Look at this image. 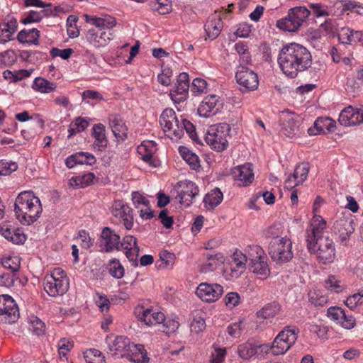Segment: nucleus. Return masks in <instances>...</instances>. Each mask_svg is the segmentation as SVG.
<instances>
[{
    "instance_id": "f257e3e1",
    "label": "nucleus",
    "mask_w": 363,
    "mask_h": 363,
    "mask_svg": "<svg viewBox=\"0 0 363 363\" xmlns=\"http://www.w3.org/2000/svg\"><path fill=\"white\" fill-rule=\"evenodd\" d=\"M312 61L311 52L306 47L296 43L284 45L277 58L281 70L292 79L296 77L299 72L310 68Z\"/></svg>"
},
{
    "instance_id": "f03ea898",
    "label": "nucleus",
    "mask_w": 363,
    "mask_h": 363,
    "mask_svg": "<svg viewBox=\"0 0 363 363\" xmlns=\"http://www.w3.org/2000/svg\"><path fill=\"white\" fill-rule=\"evenodd\" d=\"M14 211L21 223L30 225L37 220L41 214L40 201L31 191L21 192L16 199Z\"/></svg>"
},
{
    "instance_id": "7ed1b4c3",
    "label": "nucleus",
    "mask_w": 363,
    "mask_h": 363,
    "mask_svg": "<svg viewBox=\"0 0 363 363\" xmlns=\"http://www.w3.org/2000/svg\"><path fill=\"white\" fill-rule=\"evenodd\" d=\"M230 130V125L225 123L211 126L207 132L205 140L211 149L222 152L228 145Z\"/></svg>"
},
{
    "instance_id": "20e7f679",
    "label": "nucleus",
    "mask_w": 363,
    "mask_h": 363,
    "mask_svg": "<svg viewBox=\"0 0 363 363\" xmlns=\"http://www.w3.org/2000/svg\"><path fill=\"white\" fill-rule=\"evenodd\" d=\"M292 242L287 237L276 238L269 243L268 253L273 261L286 263L293 258Z\"/></svg>"
},
{
    "instance_id": "39448f33",
    "label": "nucleus",
    "mask_w": 363,
    "mask_h": 363,
    "mask_svg": "<svg viewBox=\"0 0 363 363\" xmlns=\"http://www.w3.org/2000/svg\"><path fill=\"white\" fill-rule=\"evenodd\" d=\"M307 249L311 254H314L318 262L327 264L332 263L336 255L335 242L330 237L320 238L318 242L309 243Z\"/></svg>"
},
{
    "instance_id": "423d86ee",
    "label": "nucleus",
    "mask_w": 363,
    "mask_h": 363,
    "mask_svg": "<svg viewBox=\"0 0 363 363\" xmlns=\"http://www.w3.org/2000/svg\"><path fill=\"white\" fill-rule=\"evenodd\" d=\"M160 123L172 140H178L183 136L182 119L178 118L172 108H166L162 111Z\"/></svg>"
},
{
    "instance_id": "0eeeda50",
    "label": "nucleus",
    "mask_w": 363,
    "mask_h": 363,
    "mask_svg": "<svg viewBox=\"0 0 363 363\" xmlns=\"http://www.w3.org/2000/svg\"><path fill=\"white\" fill-rule=\"evenodd\" d=\"M266 259L264 252L260 246H249V267L252 272L260 275L262 279H266L270 272Z\"/></svg>"
},
{
    "instance_id": "6e6552de",
    "label": "nucleus",
    "mask_w": 363,
    "mask_h": 363,
    "mask_svg": "<svg viewBox=\"0 0 363 363\" xmlns=\"http://www.w3.org/2000/svg\"><path fill=\"white\" fill-rule=\"evenodd\" d=\"M236 82L242 92L255 91L258 88L257 74L246 66H239L235 73Z\"/></svg>"
},
{
    "instance_id": "1a4fd4ad",
    "label": "nucleus",
    "mask_w": 363,
    "mask_h": 363,
    "mask_svg": "<svg viewBox=\"0 0 363 363\" xmlns=\"http://www.w3.org/2000/svg\"><path fill=\"white\" fill-rule=\"evenodd\" d=\"M19 315L15 301L9 295L0 296V321L12 324L18 320Z\"/></svg>"
},
{
    "instance_id": "9d476101",
    "label": "nucleus",
    "mask_w": 363,
    "mask_h": 363,
    "mask_svg": "<svg viewBox=\"0 0 363 363\" xmlns=\"http://www.w3.org/2000/svg\"><path fill=\"white\" fill-rule=\"evenodd\" d=\"M134 313L138 320L147 325L160 324L165 320V316L163 313L154 311L152 308H145L141 305H138L135 308Z\"/></svg>"
},
{
    "instance_id": "9b49d317",
    "label": "nucleus",
    "mask_w": 363,
    "mask_h": 363,
    "mask_svg": "<svg viewBox=\"0 0 363 363\" xmlns=\"http://www.w3.org/2000/svg\"><path fill=\"white\" fill-rule=\"evenodd\" d=\"M223 288L218 284L201 283L196 291V294L202 301L211 303L217 301L223 294Z\"/></svg>"
},
{
    "instance_id": "f8f14e48",
    "label": "nucleus",
    "mask_w": 363,
    "mask_h": 363,
    "mask_svg": "<svg viewBox=\"0 0 363 363\" xmlns=\"http://www.w3.org/2000/svg\"><path fill=\"white\" fill-rule=\"evenodd\" d=\"M106 341L110 352L116 357H126L131 348H137L135 344L130 342L128 338L123 336L116 337L113 341L108 337Z\"/></svg>"
},
{
    "instance_id": "ddd939ff",
    "label": "nucleus",
    "mask_w": 363,
    "mask_h": 363,
    "mask_svg": "<svg viewBox=\"0 0 363 363\" xmlns=\"http://www.w3.org/2000/svg\"><path fill=\"white\" fill-rule=\"evenodd\" d=\"M325 228L326 221L320 216L315 215L310 227L306 230L307 245L318 242L320 238H325L326 236L323 235Z\"/></svg>"
},
{
    "instance_id": "4468645a",
    "label": "nucleus",
    "mask_w": 363,
    "mask_h": 363,
    "mask_svg": "<svg viewBox=\"0 0 363 363\" xmlns=\"http://www.w3.org/2000/svg\"><path fill=\"white\" fill-rule=\"evenodd\" d=\"M223 107V102L217 95L206 96L198 108L200 116L208 118L217 113Z\"/></svg>"
},
{
    "instance_id": "2eb2a0df",
    "label": "nucleus",
    "mask_w": 363,
    "mask_h": 363,
    "mask_svg": "<svg viewBox=\"0 0 363 363\" xmlns=\"http://www.w3.org/2000/svg\"><path fill=\"white\" fill-rule=\"evenodd\" d=\"M121 237L109 227H104L100 235V245L101 251L111 252L116 250L118 251Z\"/></svg>"
},
{
    "instance_id": "dca6fc26",
    "label": "nucleus",
    "mask_w": 363,
    "mask_h": 363,
    "mask_svg": "<svg viewBox=\"0 0 363 363\" xmlns=\"http://www.w3.org/2000/svg\"><path fill=\"white\" fill-rule=\"evenodd\" d=\"M112 213L119 218L125 229L130 230L133 225V210L122 201H116L113 205Z\"/></svg>"
},
{
    "instance_id": "f3484780",
    "label": "nucleus",
    "mask_w": 363,
    "mask_h": 363,
    "mask_svg": "<svg viewBox=\"0 0 363 363\" xmlns=\"http://www.w3.org/2000/svg\"><path fill=\"white\" fill-rule=\"evenodd\" d=\"M44 289L50 296H62L69 289V279L56 280L50 277L44 278Z\"/></svg>"
},
{
    "instance_id": "a211bd4d",
    "label": "nucleus",
    "mask_w": 363,
    "mask_h": 363,
    "mask_svg": "<svg viewBox=\"0 0 363 363\" xmlns=\"http://www.w3.org/2000/svg\"><path fill=\"white\" fill-rule=\"evenodd\" d=\"M118 245V251H123L129 261L134 262V264L137 266L140 249L137 245L136 238L132 235H126L122 242L119 241Z\"/></svg>"
},
{
    "instance_id": "6ab92c4d",
    "label": "nucleus",
    "mask_w": 363,
    "mask_h": 363,
    "mask_svg": "<svg viewBox=\"0 0 363 363\" xmlns=\"http://www.w3.org/2000/svg\"><path fill=\"white\" fill-rule=\"evenodd\" d=\"M86 38L87 40L96 48L106 46L113 38V33L111 30L89 29Z\"/></svg>"
},
{
    "instance_id": "aec40b11",
    "label": "nucleus",
    "mask_w": 363,
    "mask_h": 363,
    "mask_svg": "<svg viewBox=\"0 0 363 363\" xmlns=\"http://www.w3.org/2000/svg\"><path fill=\"white\" fill-rule=\"evenodd\" d=\"M189 89V74L186 72H182L178 76L175 86L171 90L170 95L172 100L178 103L184 101Z\"/></svg>"
},
{
    "instance_id": "412c9836",
    "label": "nucleus",
    "mask_w": 363,
    "mask_h": 363,
    "mask_svg": "<svg viewBox=\"0 0 363 363\" xmlns=\"http://www.w3.org/2000/svg\"><path fill=\"white\" fill-rule=\"evenodd\" d=\"M281 132L289 138H294L299 133V121L289 112L283 113L280 117Z\"/></svg>"
},
{
    "instance_id": "4be33fe9",
    "label": "nucleus",
    "mask_w": 363,
    "mask_h": 363,
    "mask_svg": "<svg viewBox=\"0 0 363 363\" xmlns=\"http://www.w3.org/2000/svg\"><path fill=\"white\" fill-rule=\"evenodd\" d=\"M335 229L340 243L346 245L349 238L354 231V220L352 218H340L335 223Z\"/></svg>"
},
{
    "instance_id": "5701e85b",
    "label": "nucleus",
    "mask_w": 363,
    "mask_h": 363,
    "mask_svg": "<svg viewBox=\"0 0 363 363\" xmlns=\"http://www.w3.org/2000/svg\"><path fill=\"white\" fill-rule=\"evenodd\" d=\"M109 126L118 141H123L128 136V128L123 119L118 114L108 117Z\"/></svg>"
},
{
    "instance_id": "b1692460",
    "label": "nucleus",
    "mask_w": 363,
    "mask_h": 363,
    "mask_svg": "<svg viewBox=\"0 0 363 363\" xmlns=\"http://www.w3.org/2000/svg\"><path fill=\"white\" fill-rule=\"evenodd\" d=\"M232 174L235 179L240 182V186H247L254 180V173L250 163L235 167Z\"/></svg>"
},
{
    "instance_id": "393cba45",
    "label": "nucleus",
    "mask_w": 363,
    "mask_h": 363,
    "mask_svg": "<svg viewBox=\"0 0 363 363\" xmlns=\"http://www.w3.org/2000/svg\"><path fill=\"white\" fill-rule=\"evenodd\" d=\"M221 18L220 13L216 11L206 21L204 28L206 35L211 40L216 39L220 33L223 26Z\"/></svg>"
},
{
    "instance_id": "a878e982",
    "label": "nucleus",
    "mask_w": 363,
    "mask_h": 363,
    "mask_svg": "<svg viewBox=\"0 0 363 363\" xmlns=\"http://www.w3.org/2000/svg\"><path fill=\"white\" fill-rule=\"evenodd\" d=\"M17 30V20L13 17L6 18L0 23V43L5 44L12 40L13 35Z\"/></svg>"
},
{
    "instance_id": "bb28decb",
    "label": "nucleus",
    "mask_w": 363,
    "mask_h": 363,
    "mask_svg": "<svg viewBox=\"0 0 363 363\" xmlns=\"http://www.w3.org/2000/svg\"><path fill=\"white\" fill-rule=\"evenodd\" d=\"M84 17L86 22L95 26L99 30H111L116 25V18L108 15H105L103 17H96L86 14Z\"/></svg>"
},
{
    "instance_id": "cd10ccee",
    "label": "nucleus",
    "mask_w": 363,
    "mask_h": 363,
    "mask_svg": "<svg viewBox=\"0 0 363 363\" xmlns=\"http://www.w3.org/2000/svg\"><path fill=\"white\" fill-rule=\"evenodd\" d=\"M199 194L197 186L191 181L183 183V189L179 194V203L185 206H189L193 199Z\"/></svg>"
},
{
    "instance_id": "c85d7f7f",
    "label": "nucleus",
    "mask_w": 363,
    "mask_h": 363,
    "mask_svg": "<svg viewBox=\"0 0 363 363\" xmlns=\"http://www.w3.org/2000/svg\"><path fill=\"white\" fill-rule=\"evenodd\" d=\"M335 128V121L330 118H318L314 122L313 128H310L308 133L310 135L332 132Z\"/></svg>"
},
{
    "instance_id": "c756f323",
    "label": "nucleus",
    "mask_w": 363,
    "mask_h": 363,
    "mask_svg": "<svg viewBox=\"0 0 363 363\" xmlns=\"http://www.w3.org/2000/svg\"><path fill=\"white\" fill-rule=\"evenodd\" d=\"M338 121L344 126H351L359 124L357 110L355 111L350 106L345 108L340 113Z\"/></svg>"
},
{
    "instance_id": "7c9ffc66",
    "label": "nucleus",
    "mask_w": 363,
    "mask_h": 363,
    "mask_svg": "<svg viewBox=\"0 0 363 363\" xmlns=\"http://www.w3.org/2000/svg\"><path fill=\"white\" fill-rule=\"evenodd\" d=\"M40 31L37 28L23 29L17 35V40L21 43L38 45Z\"/></svg>"
},
{
    "instance_id": "2f4dec72",
    "label": "nucleus",
    "mask_w": 363,
    "mask_h": 363,
    "mask_svg": "<svg viewBox=\"0 0 363 363\" xmlns=\"http://www.w3.org/2000/svg\"><path fill=\"white\" fill-rule=\"evenodd\" d=\"M223 193L218 188H215L208 192L203 199L205 207L211 210L218 206L223 201Z\"/></svg>"
},
{
    "instance_id": "473e14b6",
    "label": "nucleus",
    "mask_w": 363,
    "mask_h": 363,
    "mask_svg": "<svg viewBox=\"0 0 363 363\" xmlns=\"http://www.w3.org/2000/svg\"><path fill=\"white\" fill-rule=\"evenodd\" d=\"M32 88L38 92L49 94L56 90V83L51 82L43 77H36L32 85Z\"/></svg>"
},
{
    "instance_id": "72a5a7b5",
    "label": "nucleus",
    "mask_w": 363,
    "mask_h": 363,
    "mask_svg": "<svg viewBox=\"0 0 363 363\" xmlns=\"http://www.w3.org/2000/svg\"><path fill=\"white\" fill-rule=\"evenodd\" d=\"M93 135L95 138L94 145L97 146L99 150L105 149L108 144L105 126L101 123L94 125L93 127Z\"/></svg>"
},
{
    "instance_id": "f704fd0d",
    "label": "nucleus",
    "mask_w": 363,
    "mask_h": 363,
    "mask_svg": "<svg viewBox=\"0 0 363 363\" xmlns=\"http://www.w3.org/2000/svg\"><path fill=\"white\" fill-rule=\"evenodd\" d=\"M288 13L289 14V18H291L295 23H297L298 27L300 28L310 16L311 12L304 6H297L289 9Z\"/></svg>"
},
{
    "instance_id": "c9c22d12",
    "label": "nucleus",
    "mask_w": 363,
    "mask_h": 363,
    "mask_svg": "<svg viewBox=\"0 0 363 363\" xmlns=\"http://www.w3.org/2000/svg\"><path fill=\"white\" fill-rule=\"evenodd\" d=\"M137 348H131L126 358L135 363H147L149 357L142 345H135Z\"/></svg>"
},
{
    "instance_id": "e433bc0d",
    "label": "nucleus",
    "mask_w": 363,
    "mask_h": 363,
    "mask_svg": "<svg viewBox=\"0 0 363 363\" xmlns=\"http://www.w3.org/2000/svg\"><path fill=\"white\" fill-rule=\"evenodd\" d=\"M160 259L155 263L156 267L160 269H172L175 261V255L167 250L160 252Z\"/></svg>"
},
{
    "instance_id": "4c0bfd02",
    "label": "nucleus",
    "mask_w": 363,
    "mask_h": 363,
    "mask_svg": "<svg viewBox=\"0 0 363 363\" xmlns=\"http://www.w3.org/2000/svg\"><path fill=\"white\" fill-rule=\"evenodd\" d=\"M280 305L277 302H272L265 305L257 312L258 318L268 319L274 318L280 311Z\"/></svg>"
},
{
    "instance_id": "58836bf2",
    "label": "nucleus",
    "mask_w": 363,
    "mask_h": 363,
    "mask_svg": "<svg viewBox=\"0 0 363 363\" xmlns=\"http://www.w3.org/2000/svg\"><path fill=\"white\" fill-rule=\"evenodd\" d=\"M149 6L152 11L160 15L167 14L172 11L170 0H151Z\"/></svg>"
},
{
    "instance_id": "ea45409f",
    "label": "nucleus",
    "mask_w": 363,
    "mask_h": 363,
    "mask_svg": "<svg viewBox=\"0 0 363 363\" xmlns=\"http://www.w3.org/2000/svg\"><path fill=\"white\" fill-rule=\"evenodd\" d=\"M299 330L298 328L294 326H286L284 330L279 333V336L284 339V342L287 343L291 347L296 342Z\"/></svg>"
},
{
    "instance_id": "a19ab883",
    "label": "nucleus",
    "mask_w": 363,
    "mask_h": 363,
    "mask_svg": "<svg viewBox=\"0 0 363 363\" xmlns=\"http://www.w3.org/2000/svg\"><path fill=\"white\" fill-rule=\"evenodd\" d=\"M249 264V250L247 255L243 254L241 251L236 250L233 254V264L235 265L233 271L242 272L245 269L246 264Z\"/></svg>"
},
{
    "instance_id": "79ce46f5",
    "label": "nucleus",
    "mask_w": 363,
    "mask_h": 363,
    "mask_svg": "<svg viewBox=\"0 0 363 363\" xmlns=\"http://www.w3.org/2000/svg\"><path fill=\"white\" fill-rule=\"evenodd\" d=\"M179 152L192 169L196 170L200 167L199 157L195 153L184 147L179 148Z\"/></svg>"
},
{
    "instance_id": "37998d69",
    "label": "nucleus",
    "mask_w": 363,
    "mask_h": 363,
    "mask_svg": "<svg viewBox=\"0 0 363 363\" xmlns=\"http://www.w3.org/2000/svg\"><path fill=\"white\" fill-rule=\"evenodd\" d=\"M309 164L306 162L296 165L293 173V178L298 180V184H303L307 179L309 172Z\"/></svg>"
},
{
    "instance_id": "c03bdc74",
    "label": "nucleus",
    "mask_w": 363,
    "mask_h": 363,
    "mask_svg": "<svg viewBox=\"0 0 363 363\" xmlns=\"http://www.w3.org/2000/svg\"><path fill=\"white\" fill-rule=\"evenodd\" d=\"M277 26L284 31L296 32L299 28L298 23H295L291 18H289V14L277 22Z\"/></svg>"
},
{
    "instance_id": "a18cd8bd",
    "label": "nucleus",
    "mask_w": 363,
    "mask_h": 363,
    "mask_svg": "<svg viewBox=\"0 0 363 363\" xmlns=\"http://www.w3.org/2000/svg\"><path fill=\"white\" fill-rule=\"evenodd\" d=\"M84 357L86 363H106L104 356L96 349L86 351L84 353Z\"/></svg>"
},
{
    "instance_id": "49530a36",
    "label": "nucleus",
    "mask_w": 363,
    "mask_h": 363,
    "mask_svg": "<svg viewBox=\"0 0 363 363\" xmlns=\"http://www.w3.org/2000/svg\"><path fill=\"white\" fill-rule=\"evenodd\" d=\"M238 353L240 358L247 360L250 359L252 357L257 354V351L255 347L252 346L248 342H246L240 345L238 347Z\"/></svg>"
},
{
    "instance_id": "de8ad7c7",
    "label": "nucleus",
    "mask_w": 363,
    "mask_h": 363,
    "mask_svg": "<svg viewBox=\"0 0 363 363\" xmlns=\"http://www.w3.org/2000/svg\"><path fill=\"white\" fill-rule=\"evenodd\" d=\"M278 334L272 342V353L274 355L284 354L291 347Z\"/></svg>"
},
{
    "instance_id": "09e8293b",
    "label": "nucleus",
    "mask_w": 363,
    "mask_h": 363,
    "mask_svg": "<svg viewBox=\"0 0 363 363\" xmlns=\"http://www.w3.org/2000/svg\"><path fill=\"white\" fill-rule=\"evenodd\" d=\"M207 262L201 266V271L203 273H208L212 272L217 268L218 260L222 256L220 254L216 255H207Z\"/></svg>"
},
{
    "instance_id": "8fccbe9b",
    "label": "nucleus",
    "mask_w": 363,
    "mask_h": 363,
    "mask_svg": "<svg viewBox=\"0 0 363 363\" xmlns=\"http://www.w3.org/2000/svg\"><path fill=\"white\" fill-rule=\"evenodd\" d=\"M3 267L11 271V273L15 274L18 272L20 268V259L18 257H10L2 259Z\"/></svg>"
},
{
    "instance_id": "3c124183",
    "label": "nucleus",
    "mask_w": 363,
    "mask_h": 363,
    "mask_svg": "<svg viewBox=\"0 0 363 363\" xmlns=\"http://www.w3.org/2000/svg\"><path fill=\"white\" fill-rule=\"evenodd\" d=\"M109 273L116 279H121L124 275V268L118 260L112 259L109 263Z\"/></svg>"
},
{
    "instance_id": "603ef678",
    "label": "nucleus",
    "mask_w": 363,
    "mask_h": 363,
    "mask_svg": "<svg viewBox=\"0 0 363 363\" xmlns=\"http://www.w3.org/2000/svg\"><path fill=\"white\" fill-rule=\"evenodd\" d=\"M77 16L74 15H70L67 19V35L71 38H75L79 36V30L77 28L76 23L77 22Z\"/></svg>"
},
{
    "instance_id": "864d4df0",
    "label": "nucleus",
    "mask_w": 363,
    "mask_h": 363,
    "mask_svg": "<svg viewBox=\"0 0 363 363\" xmlns=\"http://www.w3.org/2000/svg\"><path fill=\"white\" fill-rule=\"evenodd\" d=\"M308 298L311 304L314 305L315 306L322 307L325 306L328 301L327 296H323L320 294V292L317 291H311L308 293Z\"/></svg>"
},
{
    "instance_id": "5fc2aeb1",
    "label": "nucleus",
    "mask_w": 363,
    "mask_h": 363,
    "mask_svg": "<svg viewBox=\"0 0 363 363\" xmlns=\"http://www.w3.org/2000/svg\"><path fill=\"white\" fill-rule=\"evenodd\" d=\"M182 127L183 133L185 130L193 141L199 142V138L193 123L186 119L182 118Z\"/></svg>"
},
{
    "instance_id": "6e6d98bb",
    "label": "nucleus",
    "mask_w": 363,
    "mask_h": 363,
    "mask_svg": "<svg viewBox=\"0 0 363 363\" xmlns=\"http://www.w3.org/2000/svg\"><path fill=\"white\" fill-rule=\"evenodd\" d=\"M76 157L79 164L93 165L96 162L95 157L89 152H77L76 153Z\"/></svg>"
},
{
    "instance_id": "4d7b16f0",
    "label": "nucleus",
    "mask_w": 363,
    "mask_h": 363,
    "mask_svg": "<svg viewBox=\"0 0 363 363\" xmlns=\"http://www.w3.org/2000/svg\"><path fill=\"white\" fill-rule=\"evenodd\" d=\"M327 315L333 320L340 323V320L345 318V311L339 307H330L327 311Z\"/></svg>"
},
{
    "instance_id": "13d9d810",
    "label": "nucleus",
    "mask_w": 363,
    "mask_h": 363,
    "mask_svg": "<svg viewBox=\"0 0 363 363\" xmlns=\"http://www.w3.org/2000/svg\"><path fill=\"white\" fill-rule=\"evenodd\" d=\"M240 301V296L237 292H229L225 298L224 302L227 307L233 308L238 306Z\"/></svg>"
},
{
    "instance_id": "bf43d9fd",
    "label": "nucleus",
    "mask_w": 363,
    "mask_h": 363,
    "mask_svg": "<svg viewBox=\"0 0 363 363\" xmlns=\"http://www.w3.org/2000/svg\"><path fill=\"white\" fill-rule=\"evenodd\" d=\"M207 82L201 78H195L191 84V91L196 94H202L207 89Z\"/></svg>"
},
{
    "instance_id": "052dcab7",
    "label": "nucleus",
    "mask_w": 363,
    "mask_h": 363,
    "mask_svg": "<svg viewBox=\"0 0 363 363\" xmlns=\"http://www.w3.org/2000/svg\"><path fill=\"white\" fill-rule=\"evenodd\" d=\"M325 287L330 291L339 292L341 291L340 281L333 275H330L325 281Z\"/></svg>"
},
{
    "instance_id": "680f3d73",
    "label": "nucleus",
    "mask_w": 363,
    "mask_h": 363,
    "mask_svg": "<svg viewBox=\"0 0 363 363\" xmlns=\"http://www.w3.org/2000/svg\"><path fill=\"white\" fill-rule=\"evenodd\" d=\"M73 342L65 338L61 339L58 342V352L60 357H66L68 352L73 347Z\"/></svg>"
},
{
    "instance_id": "e2e57ef3",
    "label": "nucleus",
    "mask_w": 363,
    "mask_h": 363,
    "mask_svg": "<svg viewBox=\"0 0 363 363\" xmlns=\"http://www.w3.org/2000/svg\"><path fill=\"white\" fill-rule=\"evenodd\" d=\"M353 30L349 28H342L339 34V40L344 44H351L352 42Z\"/></svg>"
},
{
    "instance_id": "0e129e2a",
    "label": "nucleus",
    "mask_w": 363,
    "mask_h": 363,
    "mask_svg": "<svg viewBox=\"0 0 363 363\" xmlns=\"http://www.w3.org/2000/svg\"><path fill=\"white\" fill-rule=\"evenodd\" d=\"M43 18L40 11H30L27 16L21 20L22 23L28 24L30 23L40 22Z\"/></svg>"
},
{
    "instance_id": "69168bd1",
    "label": "nucleus",
    "mask_w": 363,
    "mask_h": 363,
    "mask_svg": "<svg viewBox=\"0 0 363 363\" xmlns=\"http://www.w3.org/2000/svg\"><path fill=\"white\" fill-rule=\"evenodd\" d=\"M16 274L11 272L3 273L0 276V286L11 287L14 284Z\"/></svg>"
},
{
    "instance_id": "338daca9",
    "label": "nucleus",
    "mask_w": 363,
    "mask_h": 363,
    "mask_svg": "<svg viewBox=\"0 0 363 363\" xmlns=\"http://www.w3.org/2000/svg\"><path fill=\"white\" fill-rule=\"evenodd\" d=\"M309 330L311 333H315L320 338H327V335L328 332V328L327 326L311 324L310 325Z\"/></svg>"
},
{
    "instance_id": "774afa93",
    "label": "nucleus",
    "mask_w": 363,
    "mask_h": 363,
    "mask_svg": "<svg viewBox=\"0 0 363 363\" xmlns=\"http://www.w3.org/2000/svg\"><path fill=\"white\" fill-rule=\"evenodd\" d=\"M73 50L71 48L60 50L57 48H54L50 50V55L52 57H60L64 60H67L69 58Z\"/></svg>"
}]
</instances>
